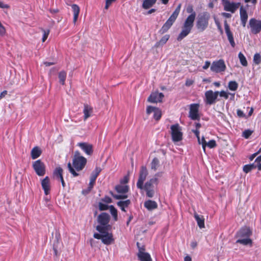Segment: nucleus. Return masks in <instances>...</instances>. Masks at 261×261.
Instances as JSON below:
<instances>
[{
	"mask_svg": "<svg viewBox=\"0 0 261 261\" xmlns=\"http://www.w3.org/2000/svg\"><path fill=\"white\" fill-rule=\"evenodd\" d=\"M87 163V159L81 155L79 151L74 152V156L72 160V166L70 163H68L67 166L69 172L74 177L77 176L79 174L75 171H80L84 169Z\"/></svg>",
	"mask_w": 261,
	"mask_h": 261,
	"instance_id": "1",
	"label": "nucleus"
},
{
	"mask_svg": "<svg viewBox=\"0 0 261 261\" xmlns=\"http://www.w3.org/2000/svg\"><path fill=\"white\" fill-rule=\"evenodd\" d=\"M195 17V12H192V13L186 18L183 24L181 31L177 36V40L178 41L182 40L190 33L193 27Z\"/></svg>",
	"mask_w": 261,
	"mask_h": 261,
	"instance_id": "2",
	"label": "nucleus"
},
{
	"mask_svg": "<svg viewBox=\"0 0 261 261\" xmlns=\"http://www.w3.org/2000/svg\"><path fill=\"white\" fill-rule=\"evenodd\" d=\"M160 176V174L159 173H156L154 177L150 178L146 181L144 185H143V189L142 190H144L146 192V196L149 198L153 197L154 195V185H158V178L157 176Z\"/></svg>",
	"mask_w": 261,
	"mask_h": 261,
	"instance_id": "3",
	"label": "nucleus"
},
{
	"mask_svg": "<svg viewBox=\"0 0 261 261\" xmlns=\"http://www.w3.org/2000/svg\"><path fill=\"white\" fill-rule=\"evenodd\" d=\"M210 17V14L207 12H203L198 15L196 27L199 31L203 32L208 27Z\"/></svg>",
	"mask_w": 261,
	"mask_h": 261,
	"instance_id": "4",
	"label": "nucleus"
},
{
	"mask_svg": "<svg viewBox=\"0 0 261 261\" xmlns=\"http://www.w3.org/2000/svg\"><path fill=\"white\" fill-rule=\"evenodd\" d=\"M110 218V216L108 213H101L97 217V222L99 225L96 226V230L99 232H104L105 230H108L110 226L109 225Z\"/></svg>",
	"mask_w": 261,
	"mask_h": 261,
	"instance_id": "5",
	"label": "nucleus"
},
{
	"mask_svg": "<svg viewBox=\"0 0 261 261\" xmlns=\"http://www.w3.org/2000/svg\"><path fill=\"white\" fill-rule=\"evenodd\" d=\"M181 8V4L178 5L170 17L166 21L161 29L162 33H165L171 28L176 19Z\"/></svg>",
	"mask_w": 261,
	"mask_h": 261,
	"instance_id": "6",
	"label": "nucleus"
},
{
	"mask_svg": "<svg viewBox=\"0 0 261 261\" xmlns=\"http://www.w3.org/2000/svg\"><path fill=\"white\" fill-rule=\"evenodd\" d=\"M172 140L174 142H179L182 139L181 127L178 124L172 125L170 127Z\"/></svg>",
	"mask_w": 261,
	"mask_h": 261,
	"instance_id": "7",
	"label": "nucleus"
},
{
	"mask_svg": "<svg viewBox=\"0 0 261 261\" xmlns=\"http://www.w3.org/2000/svg\"><path fill=\"white\" fill-rule=\"evenodd\" d=\"M226 68L225 63L222 59L214 61L211 66V70L217 73L224 72Z\"/></svg>",
	"mask_w": 261,
	"mask_h": 261,
	"instance_id": "8",
	"label": "nucleus"
},
{
	"mask_svg": "<svg viewBox=\"0 0 261 261\" xmlns=\"http://www.w3.org/2000/svg\"><path fill=\"white\" fill-rule=\"evenodd\" d=\"M248 27L252 34H257L261 31V20L254 18H251Z\"/></svg>",
	"mask_w": 261,
	"mask_h": 261,
	"instance_id": "9",
	"label": "nucleus"
},
{
	"mask_svg": "<svg viewBox=\"0 0 261 261\" xmlns=\"http://www.w3.org/2000/svg\"><path fill=\"white\" fill-rule=\"evenodd\" d=\"M219 95V91L214 92L210 90L205 92V102L207 105L215 103Z\"/></svg>",
	"mask_w": 261,
	"mask_h": 261,
	"instance_id": "10",
	"label": "nucleus"
},
{
	"mask_svg": "<svg viewBox=\"0 0 261 261\" xmlns=\"http://www.w3.org/2000/svg\"><path fill=\"white\" fill-rule=\"evenodd\" d=\"M199 105L192 103L190 105L189 117L193 120H199L200 116L199 113Z\"/></svg>",
	"mask_w": 261,
	"mask_h": 261,
	"instance_id": "11",
	"label": "nucleus"
},
{
	"mask_svg": "<svg viewBox=\"0 0 261 261\" xmlns=\"http://www.w3.org/2000/svg\"><path fill=\"white\" fill-rule=\"evenodd\" d=\"M33 168L39 176H43L45 174V166L40 160H37L33 163Z\"/></svg>",
	"mask_w": 261,
	"mask_h": 261,
	"instance_id": "12",
	"label": "nucleus"
},
{
	"mask_svg": "<svg viewBox=\"0 0 261 261\" xmlns=\"http://www.w3.org/2000/svg\"><path fill=\"white\" fill-rule=\"evenodd\" d=\"M148 171L145 166H142L139 172L138 180L137 182V187L139 189H143V185L148 175Z\"/></svg>",
	"mask_w": 261,
	"mask_h": 261,
	"instance_id": "13",
	"label": "nucleus"
},
{
	"mask_svg": "<svg viewBox=\"0 0 261 261\" xmlns=\"http://www.w3.org/2000/svg\"><path fill=\"white\" fill-rule=\"evenodd\" d=\"M139 243H137L139 251L137 253V256L140 261H152L150 254L145 251V248L143 247H140Z\"/></svg>",
	"mask_w": 261,
	"mask_h": 261,
	"instance_id": "14",
	"label": "nucleus"
},
{
	"mask_svg": "<svg viewBox=\"0 0 261 261\" xmlns=\"http://www.w3.org/2000/svg\"><path fill=\"white\" fill-rule=\"evenodd\" d=\"M224 9L226 11L234 13L239 7L240 3H230L227 0H222Z\"/></svg>",
	"mask_w": 261,
	"mask_h": 261,
	"instance_id": "15",
	"label": "nucleus"
},
{
	"mask_svg": "<svg viewBox=\"0 0 261 261\" xmlns=\"http://www.w3.org/2000/svg\"><path fill=\"white\" fill-rule=\"evenodd\" d=\"M225 31L226 34L227 39L232 47H234L236 45L235 42L234 41L233 36L232 32L230 31V27L227 22L226 20L224 22Z\"/></svg>",
	"mask_w": 261,
	"mask_h": 261,
	"instance_id": "16",
	"label": "nucleus"
},
{
	"mask_svg": "<svg viewBox=\"0 0 261 261\" xmlns=\"http://www.w3.org/2000/svg\"><path fill=\"white\" fill-rule=\"evenodd\" d=\"M164 95L162 93L158 92H153L148 98V101L151 103L161 102Z\"/></svg>",
	"mask_w": 261,
	"mask_h": 261,
	"instance_id": "17",
	"label": "nucleus"
},
{
	"mask_svg": "<svg viewBox=\"0 0 261 261\" xmlns=\"http://www.w3.org/2000/svg\"><path fill=\"white\" fill-rule=\"evenodd\" d=\"M77 146L87 155H91L93 152V146L90 144L86 142H79L77 144Z\"/></svg>",
	"mask_w": 261,
	"mask_h": 261,
	"instance_id": "18",
	"label": "nucleus"
},
{
	"mask_svg": "<svg viewBox=\"0 0 261 261\" xmlns=\"http://www.w3.org/2000/svg\"><path fill=\"white\" fill-rule=\"evenodd\" d=\"M252 232L249 228L247 227H242L238 231L237 237L239 239L250 238Z\"/></svg>",
	"mask_w": 261,
	"mask_h": 261,
	"instance_id": "19",
	"label": "nucleus"
},
{
	"mask_svg": "<svg viewBox=\"0 0 261 261\" xmlns=\"http://www.w3.org/2000/svg\"><path fill=\"white\" fill-rule=\"evenodd\" d=\"M108 230H105L104 232H99L102 233V242L106 245L111 244L113 241L112 234L108 232Z\"/></svg>",
	"mask_w": 261,
	"mask_h": 261,
	"instance_id": "20",
	"label": "nucleus"
},
{
	"mask_svg": "<svg viewBox=\"0 0 261 261\" xmlns=\"http://www.w3.org/2000/svg\"><path fill=\"white\" fill-rule=\"evenodd\" d=\"M41 186L42 189L44 190L45 194L47 195L49 193L50 190V180L48 176H46L42 180Z\"/></svg>",
	"mask_w": 261,
	"mask_h": 261,
	"instance_id": "21",
	"label": "nucleus"
},
{
	"mask_svg": "<svg viewBox=\"0 0 261 261\" xmlns=\"http://www.w3.org/2000/svg\"><path fill=\"white\" fill-rule=\"evenodd\" d=\"M240 14L241 24L243 27H245L248 16L246 10L243 7H241L240 9Z\"/></svg>",
	"mask_w": 261,
	"mask_h": 261,
	"instance_id": "22",
	"label": "nucleus"
},
{
	"mask_svg": "<svg viewBox=\"0 0 261 261\" xmlns=\"http://www.w3.org/2000/svg\"><path fill=\"white\" fill-rule=\"evenodd\" d=\"M144 207L148 211H152L157 208V203L153 200H148L144 202Z\"/></svg>",
	"mask_w": 261,
	"mask_h": 261,
	"instance_id": "23",
	"label": "nucleus"
},
{
	"mask_svg": "<svg viewBox=\"0 0 261 261\" xmlns=\"http://www.w3.org/2000/svg\"><path fill=\"white\" fill-rule=\"evenodd\" d=\"M41 150L39 147L36 146L34 147L31 152V158L34 160L39 158L41 154Z\"/></svg>",
	"mask_w": 261,
	"mask_h": 261,
	"instance_id": "24",
	"label": "nucleus"
},
{
	"mask_svg": "<svg viewBox=\"0 0 261 261\" xmlns=\"http://www.w3.org/2000/svg\"><path fill=\"white\" fill-rule=\"evenodd\" d=\"M194 218L197 221L198 226L200 228L204 227V219L202 216H200L196 213L194 214Z\"/></svg>",
	"mask_w": 261,
	"mask_h": 261,
	"instance_id": "25",
	"label": "nucleus"
},
{
	"mask_svg": "<svg viewBox=\"0 0 261 261\" xmlns=\"http://www.w3.org/2000/svg\"><path fill=\"white\" fill-rule=\"evenodd\" d=\"M156 1L157 0H143L142 8L144 9H148L155 4Z\"/></svg>",
	"mask_w": 261,
	"mask_h": 261,
	"instance_id": "26",
	"label": "nucleus"
},
{
	"mask_svg": "<svg viewBox=\"0 0 261 261\" xmlns=\"http://www.w3.org/2000/svg\"><path fill=\"white\" fill-rule=\"evenodd\" d=\"M71 8L73 12V22L75 23L79 16L80 12V8L77 5L75 4H73L71 6Z\"/></svg>",
	"mask_w": 261,
	"mask_h": 261,
	"instance_id": "27",
	"label": "nucleus"
},
{
	"mask_svg": "<svg viewBox=\"0 0 261 261\" xmlns=\"http://www.w3.org/2000/svg\"><path fill=\"white\" fill-rule=\"evenodd\" d=\"M83 113L84 114V119L86 120L91 116V113H92V108L89 107L87 105H84V108L83 110Z\"/></svg>",
	"mask_w": 261,
	"mask_h": 261,
	"instance_id": "28",
	"label": "nucleus"
},
{
	"mask_svg": "<svg viewBox=\"0 0 261 261\" xmlns=\"http://www.w3.org/2000/svg\"><path fill=\"white\" fill-rule=\"evenodd\" d=\"M237 243H239L244 245L252 246V241L250 238L239 239L236 241Z\"/></svg>",
	"mask_w": 261,
	"mask_h": 261,
	"instance_id": "29",
	"label": "nucleus"
},
{
	"mask_svg": "<svg viewBox=\"0 0 261 261\" xmlns=\"http://www.w3.org/2000/svg\"><path fill=\"white\" fill-rule=\"evenodd\" d=\"M115 189L118 193L124 194L127 192L128 187L126 185H117L115 187Z\"/></svg>",
	"mask_w": 261,
	"mask_h": 261,
	"instance_id": "30",
	"label": "nucleus"
},
{
	"mask_svg": "<svg viewBox=\"0 0 261 261\" xmlns=\"http://www.w3.org/2000/svg\"><path fill=\"white\" fill-rule=\"evenodd\" d=\"M58 77L59 79V82L62 85H64L65 80L66 78V72L64 71H61L59 73Z\"/></svg>",
	"mask_w": 261,
	"mask_h": 261,
	"instance_id": "31",
	"label": "nucleus"
},
{
	"mask_svg": "<svg viewBox=\"0 0 261 261\" xmlns=\"http://www.w3.org/2000/svg\"><path fill=\"white\" fill-rule=\"evenodd\" d=\"M97 178L96 174H92L90 177V180L88 188V191L90 192L93 187V186L95 182V180Z\"/></svg>",
	"mask_w": 261,
	"mask_h": 261,
	"instance_id": "32",
	"label": "nucleus"
},
{
	"mask_svg": "<svg viewBox=\"0 0 261 261\" xmlns=\"http://www.w3.org/2000/svg\"><path fill=\"white\" fill-rule=\"evenodd\" d=\"M63 170L61 167H57L54 172V175L57 179H60L63 177Z\"/></svg>",
	"mask_w": 261,
	"mask_h": 261,
	"instance_id": "33",
	"label": "nucleus"
},
{
	"mask_svg": "<svg viewBox=\"0 0 261 261\" xmlns=\"http://www.w3.org/2000/svg\"><path fill=\"white\" fill-rule=\"evenodd\" d=\"M238 57L242 65L245 67L247 66L248 65V63L246 58L241 52H240L239 53Z\"/></svg>",
	"mask_w": 261,
	"mask_h": 261,
	"instance_id": "34",
	"label": "nucleus"
},
{
	"mask_svg": "<svg viewBox=\"0 0 261 261\" xmlns=\"http://www.w3.org/2000/svg\"><path fill=\"white\" fill-rule=\"evenodd\" d=\"M228 87L231 91H236L238 88V84L234 81H231L228 83Z\"/></svg>",
	"mask_w": 261,
	"mask_h": 261,
	"instance_id": "35",
	"label": "nucleus"
},
{
	"mask_svg": "<svg viewBox=\"0 0 261 261\" xmlns=\"http://www.w3.org/2000/svg\"><path fill=\"white\" fill-rule=\"evenodd\" d=\"M170 36L169 35H165L160 40L159 42H157L155 44L156 46H159L160 45H163L165 44L167 41L168 40Z\"/></svg>",
	"mask_w": 261,
	"mask_h": 261,
	"instance_id": "36",
	"label": "nucleus"
},
{
	"mask_svg": "<svg viewBox=\"0 0 261 261\" xmlns=\"http://www.w3.org/2000/svg\"><path fill=\"white\" fill-rule=\"evenodd\" d=\"M160 162L159 160L155 158H154L151 163V168L154 170H156L159 166Z\"/></svg>",
	"mask_w": 261,
	"mask_h": 261,
	"instance_id": "37",
	"label": "nucleus"
},
{
	"mask_svg": "<svg viewBox=\"0 0 261 261\" xmlns=\"http://www.w3.org/2000/svg\"><path fill=\"white\" fill-rule=\"evenodd\" d=\"M253 62L256 65H259L261 63V55L259 53L254 54Z\"/></svg>",
	"mask_w": 261,
	"mask_h": 261,
	"instance_id": "38",
	"label": "nucleus"
},
{
	"mask_svg": "<svg viewBox=\"0 0 261 261\" xmlns=\"http://www.w3.org/2000/svg\"><path fill=\"white\" fill-rule=\"evenodd\" d=\"M130 203L129 200L120 201L117 202V205L119 207H127Z\"/></svg>",
	"mask_w": 261,
	"mask_h": 261,
	"instance_id": "39",
	"label": "nucleus"
},
{
	"mask_svg": "<svg viewBox=\"0 0 261 261\" xmlns=\"http://www.w3.org/2000/svg\"><path fill=\"white\" fill-rule=\"evenodd\" d=\"M110 211L111 215L113 217L115 220H117V211L113 205H110L109 206Z\"/></svg>",
	"mask_w": 261,
	"mask_h": 261,
	"instance_id": "40",
	"label": "nucleus"
},
{
	"mask_svg": "<svg viewBox=\"0 0 261 261\" xmlns=\"http://www.w3.org/2000/svg\"><path fill=\"white\" fill-rule=\"evenodd\" d=\"M161 116V111L159 108H156V109H155V111L154 112L153 118L156 120H159V119H160Z\"/></svg>",
	"mask_w": 261,
	"mask_h": 261,
	"instance_id": "41",
	"label": "nucleus"
},
{
	"mask_svg": "<svg viewBox=\"0 0 261 261\" xmlns=\"http://www.w3.org/2000/svg\"><path fill=\"white\" fill-rule=\"evenodd\" d=\"M255 168V166L254 164H250V165H246L243 167V171L245 173H248L251 170Z\"/></svg>",
	"mask_w": 261,
	"mask_h": 261,
	"instance_id": "42",
	"label": "nucleus"
},
{
	"mask_svg": "<svg viewBox=\"0 0 261 261\" xmlns=\"http://www.w3.org/2000/svg\"><path fill=\"white\" fill-rule=\"evenodd\" d=\"M255 168L257 167L258 170H261V155L258 156L255 160Z\"/></svg>",
	"mask_w": 261,
	"mask_h": 261,
	"instance_id": "43",
	"label": "nucleus"
},
{
	"mask_svg": "<svg viewBox=\"0 0 261 261\" xmlns=\"http://www.w3.org/2000/svg\"><path fill=\"white\" fill-rule=\"evenodd\" d=\"M253 131L250 129L245 130L242 133V137L245 139H248L252 134Z\"/></svg>",
	"mask_w": 261,
	"mask_h": 261,
	"instance_id": "44",
	"label": "nucleus"
},
{
	"mask_svg": "<svg viewBox=\"0 0 261 261\" xmlns=\"http://www.w3.org/2000/svg\"><path fill=\"white\" fill-rule=\"evenodd\" d=\"M112 196L116 199H125L127 197L126 195H118L111 193Z\"/></svg>",
	"mask_w": 261,
	"mask_h": 261,
	"instance_id": "45",
	"label": "nucleus"
},
{
	"mask_svg": "<svg viewBox=\"0 0 261 261\" xmlns=\"http://www.w3.org/2000/svg\"><path fill=\"white\" fill-rule=\"evenodd\" d=\"M98 207H99V209L100 211L107 210L109 208V206L107 204L103 203L102 202H99V203Z\"/></svg>",
	"mask_w": 261,
	"mask_h": 261,
	"instance_id": "46",
	"label": "nucleus"
},
{
	"mask_svg": "<svg viewBox=\"0 0 261 261\" xmlns=\"http://www.w3.org/2000/svg\"><path fill=\"white\" fill-rule=\"evenodd\" d=\"M220 96L225 98V99H228L229 95L230 94L229 93L227 92L224 90L219 92Z\"/></svg>",
	"mask_w": 261,
	"mask_h": 261,
	"instance_id": "47",
	"label": "nucleus"
},
{
	"mask_svg": "<svg viewBox=\"0 0 261 261\" xmlns=\"http://www.w3.org/2000/svg\"><path fill=\"white\" fill-rule=\"evenodd\" d=\"M198 141L199 144H201L202 145V148L203 150H205V147L206 146V142L204 138L203 137L201 139H200V137L199 139H198Z\"/></svg>",
	"mask_w": 261,
	"mask_h": 261,
	"instance_id": "48",
	"label": "nucleus"
},
{
	"mask_svg": "<svg viewBox=\"0 0 261 261\" xmlns=\"http://www.w3.org/2000/svg\"><path fill=\"white\" fill-rule=\"evenodd\" d=\"M42 31L43 32V37H42V41L44 42L47 39V38L48 36V35L49 33V31L48 30H42Z\"/></svg>",
	"mask_w": 261,
	"mask_h": 261,
	"instance_id": "49",
	"label": "nucleus"
},
{
	"mask_svg": "<svg viewBox=\"0 0 261 261\" xmlns=\"http://www.w3.org/2000/svg\"><path fill=\"white\" fill-rule=\"evenodd\" d=\"M216 145V143L215 140H211L208 142H206V146H207L210 148H212L215 147Z\"/></svg>",
	"mask_w": 261,
	"mask_h": 261,
	"instance_id": "50",
	"label": "nucleus"
},
{
	"mask_svg": "<svg viewBox=\"0 0 261 261\" xmlns=\"http://www.w3.org/2000/svg\"><path fill=\"white\" fill-rule=\"evenodd\" d=\"M155 107H153L152 106H148L146 109V113L147 114H150L151 113L155 111Z\"/></svg>",
	"mask_w": 261,
	"mask_h": 261,
	"instance_id": "51",
	"label": "nucleus"
},
{
	"mask_svg": "<svg viewBox=\"0 0 261 261\" xmlns=\"http://www.w3.org/2000/svg\"><path fill=\"white\" fill-rule=\"evenodd\" d=\"M215 23L218 28V30L219 31V32L220 33V34H223V31L221 28L220 22H219L218 20H217L216 19H215Z\"/></svg>",
	"mask_w": 261,
	"mask_h": 261,
	"instance_id": "52",
	"label": "nucleus"
},
{
	"mask_svg": "<svg viewBox=\"0 0 261 261\" xmlns=\"http://www.w3.org/2000/svg\"><path fill=\"white\" fill-rule=\"evenodd\" d=\"M116 0H106L105 9H108L111 4L114 2Z\"/></svg>",
	"mask_w": 261,
	"mask_h": 261,
	"instance_id": "53",
	"label": "nucleus"
},
{
	"mask_svg": "<svg viewBox=\"0 0 261 261\" xmlns=\"http://www.w3.org/2000/svg\"><path fill=\"white\" fill-rule=\"evenodd\" d=\"M102 201L107 203H111L112 201V199L108 196H106L104 198L102 199Z\"/></svg>",
	"mask_w": 261,
	"mask_h": 261,
	"instance_id": "54",
	"label": "nucleus"
},
{
	"mask_svg": "<svg viewBox=\"0 0 261 261\" xmlns=\"http://www.w3.org/2000/svg\"><path fill=\"white\" fill-rule=\"evenodd\" d=\"M210 65H211V62L209 61H206L205 62L204 65L202 67V68L204 70H206L210 67Z\"/></svg>",
	"mask_w": 261,
	"mask_h": 261,
	"instance_id": "55",
	"label": "nucleus"
},
{
	"mask_svg": "<svg viewBox=\"0 0 261 261\" xmlns=\"http://www.w3.org/2000/svg\"><path fill=\"white\" fill-rule=\"evenodd\" d=\"M10 7L8 5L4 3L3 2L0 1V8H3V9H8Z\"/></svg>",
	"mask_w": 261,
	"mask_h": 261,
	"instance_id": "56",
	"label": "nucleus"
},
{
	"mask_svg": "<svg viewBox=\"0 0 261 261\" xmlns=\"http://www.w3.org/2000/svg\"><path fill=\"white\" fill-rule=\"evenodd\" d=\"M237 113L238 116L240 117H244L245 116L243 112L241 110H238Z\"/></svg>",
	"mask_w": 261,
	"mask_h": 261,
	"instance_id": "57",
	"label": "nucleus"
},
{
	"mask_svg": "<svg viewBox=\"0 0 261 261\" xmlns=\"http://www.w3.org/2000/svg\"><path fill=\"white\" fill-rule=\"evenodd\" d=\"M93 237L95 239L102 240V233L99 234V233H95L94 234Z\"/></svg>",
	"mask_w": 261,
	"mask_h": 261,
	"instance_id": "58",
	"label": "nucleus"
},
{
	"mask_svg": "<svg viewBox=\"0 0 261 261\" xmlns=\"http://www.w3.org/2000/svg\"><path fill=\"white\" fill-rule=\"evenodd\" d=\"M194 83V81L192 80L191 79H188L187 80L185 85L187 86H191Z\"/></svg>",
	"mask_w": 261,
	"mask_h": 261,
	"instance_id": "59",
	"label": "nucleus"
},
{
	"mask_svg": "<svg viewBox=\"0 0 261 261\" xmlns=\"http://www.w3.org/2000/svg\"><path fill=\"white\" fill-rule=\"evenodd\" d=\"M7 94V91L4 90L0 94V99L4 98Z\"/></svg>",
	"mask_w": 261,
	"mask_h": 261,
	"instance_id": "60",
	"label": "nucleus"
},
{
	"mask_svg": "<svg viewBox=\"0 0 261 261\" xmlns=\"http://www.w3.org/2000/svg\"><path fill=\"white\" fill-rule=\"evenodd\" d=\"M100 169L96 168L95 169V170L94 172L92 173V174H96V177H97L98 174H99V173H100Z\"/></svg>",
	"mask_w": 261,
	"mask_h": 261,
	"instance_id": "61",
	"label": "nucleus"
},
{
	"mask_svg": "<svg viewBox=\"0 0 261 261\" xmlns=\"http://www.w3.org/2000/svg\"><path fill=\"white\" fill-rule=\"evenodd\" d=\"M246 3H251L253 5H255L257 2L256 0H245Z\"/></svg>",
	"mask_w": 261,
	"mask_h": 261,
	"instance_id": "62",
	"label": "nucleus"
},
{
	"mask_svg": "<svg viewBox=\"0 0 261 261\" xmlns=\"http://www.w3.org/2000/svg\"><path fill=\"white\" fill-rule=\"evenodd\" d=\"M128 181V178L127 176H125L123 179L121 180V183L126 184Z\"/></svg>",
	"mask_w": 261,
	"mask_h": 261,
	"instance_id": "63",
	"label": "nucleus"
},
{
	"mask_svg": "<svg viewBox=\"0 0 261 261\" xmlns=\"http://www.w3.org/2000/svg\"><path fill=\"white\" fill-rule=\"evenodd\" d=\"M194 133L197 137V139H199V131L198 129H196L195 130H193Z\"/></svg>",
	"mask_w": 261,
	"mask_h": 261,
	"instance_id": "64",
	"label": "nucleus"
}]
</instances>
